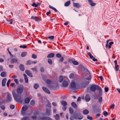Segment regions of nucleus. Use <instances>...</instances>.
<instances>
[{"instance_id":"680f3d73","label":"nucleus","mask_w":120,"mask_h":120,"mask_svg":"<svg viewBox=\"0 0 120 120\" xmlns=\"http://www.w3.org/2000/svg\"><path fill=\"white\" fill-rule=\"evenodd\" d=\"M64 60V58L63 57H62L59 60V61L61 62H63Z\"/></svg>"},{"instance_id":"69168bd1","label":"nucleus","mask_w":120,"mask_h":120,"mask_svg":"<svg viewBox=\"0 0 120 120\" xmlns=\"http://www.w3.org/2000/svg\"><path fill=\"white\" fill-rule=\"evenodd\" d=\"M98 77L101 80H102L103 79V78L101 76H99Z\"/></svg>"},{"instance_id":"c85d7f7f","label":"nucleus","mask_w":120,"mask_h":120,"mask_svg":"<svg viewBox=\"0 0 120 120\" xmlns=\"http://www.w3.org/2000/svg\"><path fill=\"white\" fill-rule=\"evenodd\" d=\"M69 111L71 114H72L73 113L74 111L73 109L71 108L70 107L69 108Z\"/></svg>"},{"instance_id":"ddd939ff","label":"nucleus","mask_w":120,"mask_h":120,"mask_svg":"<svg viewBox=\"0 0 120 120\" xmlns=\"http://www.w3.org/2000/svg\"><path fill=\"white\" fill-rule=\"evenodd\" d=\"M23 76H24V79L25 80V82L26 83H27L28 81L27 75L25 74H24Z\"/></svg>"},{"instance_id":"7c9ffc66","label":"nucleus","mask_w":120,"mask_h":120,"mask_svg":"<svg viewBox=\"0 0 120 120\" xmlns=\"http://www.w3.org/2000/svg\"><path fill=\"white\" fill-rule=\"evenodd\" d=\"M72 63L74 65H77L79 64V63L76 61L73 60L72 61Z\"/></svg>"},{"instance_id":"f8f14e48","label":"nucleus","mask_w":120,"mask_h":120,"mask_svg":"<svg viewBox=\"0 0 120 120\" xmlns=\"http://www.w3.org/2000/svg\"><path fill=\"white\" fill-rule=\"evenodd\" d=\"M88 1L90 4V5L91 6H94L96 5V4L94 3L91 0H89Z\"/></svg>"},{"instance_id":"a19ab883","label":"nucleus","mask_w":120,"mask_h":120,"mask_svg":"<svg viewBox=\"0 0 120 120\" xmlns=\"http://www.w3.org/2000/svg\"><path fill=\"white\" fill-rule=\"evenodd\" d=\"M32 57L34 59H36L37 58V56L35 54H33L32 55Z\"/></svg>"},{"instance_id":"72a5a7b5","label":"nucleus","mask_w":120,"mask_h":120,"mask_svg":"<svg viewBox=\"0 0 120 120\" xmlns=\"http://www.w3.org/2000/svg\"><path fill=\"white\" fill-rule=\"evenodd\" d=\"M77 118L81 120L82 118V116L80 114H79L78 115Z\"/></svg>"},{"instance_id":"c03bdc74","label":"nucleus","mask_w":120,"mask_h":120,"mask_svg":"<svg viewBox=\"0 0 120 120\" xmlns=\"http://www.w3.org/2000/svg\"><path fill=\"white\" fill-rule=\"evenodd\" d=\"M48 62L49 64H52V62L51 59H49L48 60Z\"/></svg>"},{"instance_id":"7ed1b4c3","label":"nucleus","mask_w":120,"mask_h":120,"mask_svg":"<svg viewBox=\"0 0 120 120\" xmlns=\"http://www.w3.org/2000/svg\"><path fill=\"white\" fill-rule=\"evenodd\" d=\"M24 89V87L22 86L19 87L17 90V94H21L22 93Z\"/></svg>"},{"instance_id":"5701e85b","label":"nucleus","mask_w":120,"mask_h":120,"mask_svg":"<svg viewBox=\"0 0 120 120\" xmlns=\"http://www.w3.org/2000/svg\"><path fill=\"white\" fill-rule=\"evenodd\" d=\"M61 102L62 105L63 106H66L67 104V102L64 101H61Z\"/></svg>"},{"instance_id":"e2e57ef3","label":"nucleus","mask_w":120,"mask_h":120,"mask_svg":"<svg viewBox=\"0 0 120 120\" xmlns=\"http://www.w3.org/2000/svg\"><path fill=\"white\" fill-rule=\"evenodd\" d=\"M14 81L15 82L17 83L18 84V80L16 79H14Z\"/></svg>"},{"instance_id":"9d476101","label":"nucleus","mask_w":120,"mask_h":120,"mask_svg":"<svg viewBox=\"0 0 120 120\" xmlns=\"http://www.w3.org/2000/svg\"><path fill=\"white\" fill-rule=\"evenodd\" d=\"M7 80V79L6 78L2 80V85L3 86H5Z\"/></svg>"},{"instance_id":"423d86ee","label":"nucleus","mask_w":120,"mask_h":120,"mask_svg":"<svg viewBox=\"0 0 120 120\" xmlns=\"http://www.w3.org/2000/svg\"><path fill=\"white\" fill-rule=\"evenodd\" d=\"M7 102L10 101L11 100L12 97H11V95L9 93H7Z\"/></svg>"},{"instance_id":"774afa93","label":"nucleus","mask_w":120,"mask_h":120,"mask_svg":"<svg viewBox=\"0 0 120 120\" xmlns=\"http://www.w3.org/2000/svg\"><path fill=\"white\" fill-rule=\"evenodd\" d=\"M52 105L54 106H56L57 105L56 104L55 102H53Z\"/></svg>"},{"instance_id":"58836bf2","label":"nucleus","mask_w":120,"mask_h":120,"mask_svg":"<svg viewBox=\"0 0 120 120\" xmlns=\"http://www.w3.org/2000/svg\"><path fill=\"white\" fill-rule=\"evenodd\" d=\"M115 68L116 70L117 71L119 70V66L117 64L115 65Z\"/></svg>"},{"instance_id":"603ef678","label":"nucleus","mask_w":120,"mask_h":120,"mask_svg":"<svg viewBox=\"0 0 120 120\" xmlns=\"http://www.w3.org/2000/svg\"><path fill=\"white\" fill-rule=\"evenodd\" d=\"M102 97H101L98 100V101L100 103H101V102L102 101Z\"/></svg>"},{"instance_id":"0e129e2a","label":"nucleus","mask_w":120,"mask_h":120,"mask_svg":"<svg viewBox=\"0 0 120 120\" xmlns=\"http://www.w3.org/2000/svg\"><path fill=\"white\" fill-rule=\"evenodd\" d=\"M37 117V116H36L35 115L34 116H32V118L34 119H35Z\"/></svg>"},{"instance_id":"c9c22d12","label":"nucleus","mask_w":120,"mask_h":120,"mask_svg":"<svg viewBox=\"0 0 120 120\" xmlns=\"http://www.w3.org/2000/svg\"><path fill=\"white\" fill-rule=\"evenodd\" d=\"M31 64H32L31 61L30 60L27 61L26 63V65H30Z\"/></svg>"},{"instance_id":"0eeeda50","label":"nucleus","mask_w":120,"mask_h":120,"mask_svg":"<svg viewBox=\"0 0 120 120\" xmlns=\"http://www.w3.org/2000/svg\"><path fill=\"white\" fill-rule=\"evenodd\" d=\"M26 73L29 76L32 77H33V75L31 72L28 70H26L25 71Z\"/></svg>"},{"instance_id":"ea45409f","label":"nucleus","mask_w":120,"mask_h":120,"mask_svg":"<svg viewBox=\"0 0 120 120\" xmlns=\"http://www.w3.org/2000/svg\"><path fill=\"white\" fill-rule=\"evenodd\" d=\"M99 91V94H101L102 92V90L101 89L99 86V87L98 89Z\"/></svg>"},{"instance_id":"b1692460","label":"nucleus","mask_w":120,"mask_h":120,"mask_svg":"<svg viewBox=\"0 0 120 120\" xmlns=\"http://www.w3.org/2000/svg\"><path fill=\"white\" fill-rule=\"evenodd\" d=\"M71 105L74 108H77V106L76 104L74 102H73L71 103Z\"/></svg>"},{"instance_id":"49530a36","label":"nucleus","mask_w":120,"mask_h":120,"mask_svg":"<svg viewBox=\"0 0 120 120\" xmlns=\"http://www.w3.org/2000/svg\"><path fill=\"white\" fill-rule=\"evenodd\" d=\"M40 71L41 72H44L45 70L44 68L41 67L40 68Z\"/></svg>"},{"instance_id":"2eb2a0df","label":"nucleus","mask_w":120,"mask_h":120,"mask_svg":"<svg viewBox=\"0 0 120 120\" xmlns=\"http://www.w3.org/2000/svg\"><path fill=\"white\" fill-rule=\"evenodd\" d=\"M73 4L74 6L77 8H79L80 7V4L78 3H73Z\"/></svg>"},{"instance_id":"20e7f679","label":"nucleus","mask_w":120,"mask_h":120,"mask_svg":"<svg viewBox=\"0 0 120 120\" xmlns=\"http://www.w3.org/2000/svg\"><path fill=\"white\" fill-rule=\"evenodd\" d=\"M77 85L74 82L72 81L70 84V88L72 89L75 90L76 89Z\"/></svg>"},{"instance_id":"4c0bfd02","label":"nucleus","mask_w":120,"mask_h":120,"mask_svg":"<svg viewBox=\"0 0 120 120\" xmlns=\"http://www.w3.org/2000/svg\"><path fill=\"white\" fill-rule=\"evenodd\" d=\"M54 117H55L56 120H58L60 118L59 115L58 114H56Z\"/></svg>"},{"instance_id":"f3484780","label":"nucleus","mask_w":120,"mask_h":120,"mask_svg":"<svg viewBox=\"0 0 120 120\" xmlns=\"http://www.w3.org/2000/svg\"><path fill=\"white\" fill-rule=\"evenodd\" d=\"M54 55H55L54 53H51L48 55L47 57L48 58H52L54 56Z\"/></svg>"},{"instance_id":"6e6552de","label":"nucleus","mask_w":120,"mask_h":120,"mask_svg":"<svg viewBox=\"0 0 120 120\" xmlns=\"http://www.w3.org/2000/svg\"><path fill=\"white\" fill-rule=\"evenodd\" d=\"M42 89L43 90L45 93L48 94H50V91L47 88L44 87H43Z\"/></svg>"},{"instance_id":"6e6d98bb","label":"nucleus","mask_w":120,"mask_h":120,"mask_svg":"<svg viewBox=\"0 0 120 120\" xmlns=\"http://www.w3.org/2000/svg\"><path fill=\"white\" fill-rule=\"evenodd\" d=\"M0 108L4 110L5 109V107L4 105H1L0 106Z\"/></svg>"},{"instance_id":"37998d69","label":"nucleus","mask_w":120,"mask_h":120,"mask_svg":"<svg viewBox=\"0 0 120 120\" xmlns=\"http://www.w3.org/2000/svg\"><path fill=\"white\" fill-rule=\"evenodd\" d=\"M26 45H20V48H26Z\"/></svg>"},{"instance_id":"f704fd0d","label":"nucleus","mask_w":120,"mask_h":120,"mask_svg":"<svg viewBox=\"0 0 120 120\" xmlns=\"http://www.w3.org/2000/svg\"><path fill=\"white\" fill-rule=\"evenodd\" d=\"M54 38V36H49L48 37V38L49 39H50L52 40H53Z\"/></svg>"},{"instance_id":"e433bc0d","label":"nucleus","mask_w":120,"mask_h":120,"mask_svg":"<svg viewBox=\"0 0 120 120\" xmlns=\"http://www.w3.org/2000/svg\"><path fill=\"white\" fill-rule=\"evenodd\" d=\"M46 112L47 114H48L49 115L51 114V112L50 109H49L48 110L47 109Z\"/></svg>"},{"instance_id":"052dcab7","label":"nucleus","mask_w":120,"mask_h":120,"mask_svg":"<svg viewBox=\"0 0 120 120\" xmlns=\"http://www.w3.org/2000/svg\"><path fill=\"white\" fill-rule=\"evenodd\" d=\"M115 105L114 104H112L111 105H110V108H113L114 106Z\"/></svg>"},{"instance_id":"473e14b6","label":"nucleus","mask_w":120,"mask_h":120,"mask_svg":"<svg viewBox=\"0 0 120 120\" xmlns=\"http://www.w3.org/2000/svg\"><path fill=\"white\" fill-rule=\"evenodd\" d=\"M35 101L34 100H32L30 101V104L32 105H34L35 104Z\"/></svg>"},{"instance_id":"39448f33","label":"nucleus","mask_w":120,"mask_h":120,"mask_svg":"<svg viewBox=\"0 0 120 120\" xmlns=\"http://www.w3.org/2000/svg\"><path fill=\"white\" fill-rule=\"evenodd\" d=\"M88 54L90 58L92 60L94 61L97 62V60L95 58L91 55V53L90 52H88Z\"/></svg>"},{"instance_id":"6ab92c4d","label":"nucleus","mask_w":120,"mask_h":120,"mask_svg":"<svg viewBox=\"0 0 120 120\" xmlns=\"http://www.w3.org/2000/svg\"><path fill=\"white\" fill-rule=\"evenodd\" d=\"M30 98H27L25 100V102L26 103H28L30 101Z\"/></svg>"},{"instance_id":"c756f323","label":"nucleus","mask_w":120,"mask_h":120,"mask_svg":"<svg viewBox=\"0 0 120 120\" xmlns=\"http://www.w3.org/2000/svg\"><path fill=\"white\" fill-rule=\"evenodd\" d=\"M63 78L62 76H60L59 78V81L60 82H61L63 81Z\"/></svg>"},{"instance_id":"cd10ccee","label":"nucleus","mask_w":120,"mask_h":120,"mask_svg":"<svg viewBox=\"0 0 120 120\" xmlns=\"http://www.w3.org/2000/svg\"><path fill=\"white\" fill-rule=\"evenodd\" d=\"M0 75L2 77H4L6 76V73L5 72H3L1 73Z\"/></svg>"},{"instance_id":"393cba45","label":"nucleus","mask_w":120,"mask_h":120,"mask_svg":"<svg viewBox=\"0 0 120 120\" xmlns=\"http://www.w3.org/2000/svg\"><path fill=\"white\" fill-rule=\"evenodd\" d=\"M83 113L85 115H87L88 114L89 111L85 109L83 111Z\"/></svg>"},{"instance_id":"f03ea898","label":"nucleus","mask_w":120,"mask_h":120,"mask_svg":"<svg viewBox=\"0 0 120 120\" xmlns=\"http://www.w3.org/2000/svg\"><path fill=\"white\" fill-rule=\"evenodd\" d=\"M98 87L99 86L96 85L92 84L90 86V90L94 92L97 89H98Z\"/></svg>"},{"instance_id":"13d9d810","label":"nucleus","mask_w":120,"mask_h":120,"mask_svg":"<svg viewBox=\"0 0 120 120\" xmlns=\"http://www.w3.org/2000/svg\"><path fill=\"white\" fill-rule=\"evenodd\" d=\"M109 90V89L108 88L105 87V92H108Z\"/></svg>"},{"instance_id":"bb28decb","label":"nucleus","mask_w":120,"mask_h":120,"mask_svg":"<svg viewBox=\"0 0 120 120\" xmlns=\"http://www.w3.org/2000/svg\"><path fill=\"white\" fill-rule=\"evenodd\" d=\"M27 52H22L21 54V56L22 57H23L27 55Z\"/></svg>"},{"instance_id":"4468645a","label":"nucleus","mask_w":120,"mask_h":120,"mask_svg":"<svg viewBox=\"0 0 120 120\" xmlns=\"http://www.w3.org/2000/svg\"><path fill=\"white\" fill-rule=\"evenodd\" d=\"M17 59L13 58L11 60L10 62L12 64L17 62Z\"/></svg>"},{"instance_id":"a878e982","label":"nucleus","mask_w":120,"mask_h":120,"mask_svg":"<svg viewBox=\"0 0 120 120\" xmlns=\"http://www.w3.org/2000/svg\"><path fill=\"white\" fill-rule=\"evenodd\" d=\"M70 1H69L65 3L64 4V5L65 6H68L70 5Z\"/></svg>"},{"instance_id":"09e8293b","label":"nucleus","mask_w":120,"mask_h":120,"mask_svg":"<svg viewBox=\"0 0 120 120\" xmlns=\"http://www.w3.org/2000/svg\"><path fill=\"white\" fill-rule=\"evenodd\" d=\"M87 118L88 119L92 120L93 119L92 117L91 116H89L88 115L87 116Z\"/></svg>"},{"instance_id":"8fccbe9b","label":"nucleus","mask_w":120,"mask_h":120,"mask_svg":"<svg viewBox=\"0 0 120 120\" xmlns=\"http://www.w3.org/2000/svg\"><path fill=\"white\" fill-rule=\"evenodd\" d=\"M103 114H104V115L105 116H106L108 114V112L106 111H104L103 112Z\"/></svg>"},{"instance_id":"a18cd8bd","label":"nucleus","mask_w":120,"mask_h":120,"mask_svg":"<svg viewBox=\"0 0 120 120\" xmlns=\"http://www.w3.org/2000/svg\"><path fill=\"white\" fill-rule=\"evenodd\" d=\"M10 81H11L10 80V79H9L8 80V82H7V85L8 87H9V84L10 82Z\"/></svg>"},{"instance_id":"aec40b11","label":"nucleus","mask_w":120,"mask_h":120,"mask_svg":"<svg viewBox=\"0 0 120 120\" xmlns=\"http://www.w3.org/2000/svg\"><path fill=\"white\" fill-rule=\"evenodd\" d=\"M31 19H33L34 20L36 21H39V19L36 17L32 16L31 17Z\"/></svg>"},{"instance_id":"a211bd4d","label":"nucleus","mask_w":120,"mask_h":120,"mask_svg":"<svg viewBox=\"0 0 120 120\" xmlns=\"http://www.w3.org/2000/svg\"><path fill=\"white\" fill-rule=\"evenodd\" d=\"M63 84L64 87H66L68 86V83L67 81H64L63 83Z\"/></svg>"},{"instance_id":"1a4fd4ad","label":"nucleus","mask_w":120,"mask_h":120,"mask_svg":"<svg viewBox=\"0 0 120 120\" xmlns=\"http://www.w3.org/2000/svg\"><path fill=\"white\" fill-rule=\"evenodd\" d=\"M85 99L87 102H88L90 100V97L89 95L87 94L85 96Z\"/></svg>"},{"instance_id":"dca6fc26","label":"nucleus","mask_w":120,"mask_h":120,"mask_svg":"<svg viewBox=\"0 0 120 120\" xmlns=\"http://www.w3.org/2000/svg\"><path fill=\"white\" fill-rule=\"evenodd\" d=\"M86 73L88 74L87 76H89V77L87 78V79L88 80H91V77L90 72L89 71H87L86 72Z\"/></svg>"},{"instance_id":"de8ad7c7","label":"nucleus","mask_w":120,"mask_h":120,"mask_svg":"<svg viewBox=\"0 0 120 120\" xmlns=\"http://www.w3.org/2000/svg\"><path fill=\"white\" fill-rule=\"evenodd\" d=\"M56 56L58 58H60L61 57V55L60 53H57L56 55Z\"/></svg>"},{"instance_id":"864d4df0","label":"nucleus","mask_w":120,"mask_h":120,"mask_svg":"<svg viewBox=\"0 0 120 120\" xmlns=\"http://www.w3.org/2000/svg\"><path fill=\"white\" fill-rule=\"evenodd\" d=\"M31 69L34 71H35L36 72L37 71V70L36 68H31Z\"/></svg>"},{"instance_id":"bf43d9fd","label":"nucleus","mask_w":120,"mask_h":120,"mask_svg":"<svg viewBox=\"0 0 120 120\" xmlns=\"http://www.w3.org/2000/svg\"><path fill=\"white\" fill-rule=\"evenodd\" d=\"M32 6H34L36 7H37L38 6V5H36V4L35 3H34L32 5Z\"/></svg>"},{"instance_id":"412c9836","label":"nucleus","mask_w":120,"mask_h":120,"mask_svg":"<svg viewBox=\"0 0 120 120\" xmlns=\"http://www.w3.org/2000/svg\"><path fill=\"white\" fill-rule=\"evenodd\" d=\"M28 108L27 106L26 105H24L22 108V110L23 111H24L27 109Z\"/></svg>"},{"instance_id":"79ce46f5","label":"nucleus","mask_w":120,"mask_h":120,"mask_svg":"<svg viewBox=\"0 0 120 120\" xmlns=\"http://www.w3.org/2000/svg\"><path fill=\"white\" fill-rule=\"evenodd\" d=\"M39 86V85L38 84H35L34 86V88L35 89H37Z\"/></svg>"},{"instance_id":"f257e3e1","label":"nucleus","mask_w":120,"mask_h":120,"mask_svg":"<svg viewBox=\"0 0 120 120\" xmlns=\"http://www.w3.org/2000/svg\"><path fill=\"white\" fill-rule=\"evenodd\" d=\"M12 94L14 98L16 101L18 102H21L22 98L21 97L18 96L14 92L12 93Z\"/></svg>"},{"instance_id":"4be33fe9","label":"nucleus","mask_w":120,"mask_h":120,"mask_svg":"<svg viewBox=\"0 0 120 120\" xmlns=\"http://www.w3.org/2000/svg\"><path fill=\"white\" fill-rule=\"evenodd\" d=\"M46 119V118L43 116H39L38 118V120H45Z\"/></svg>"},{"instance_id":"9b49d317","label":"nucleus","mask_w":120,"mask_h":120,"mask_svg":"<svg viewBox=\"0 0 120 120\" xmlns=\"http://www.w3.org/2000/svg\"><path fill=\"white\" fill-rule=\"evenodd\" d=\"M19 68L22 71H24L25 70L24 66L22 64H21L20 65Z\"/></svg>"},{"instance_id":"2f4dec72","label":"nucleus","mask_w":120,"mask_h":120,"mask_svg":"<svg viewBox=\"0 0 120 120\" xmlns=\"http://www.w3.org/2000/svg\"><path fill=\"white\" fill-rule=\"evenodd\" d=\"M74 74L73 73H71L69 75V77L70 79H72L74 78Z\"/></svg>"},{"instance_id":"338daca9","label":"nucleus","mask_w":120,"mask_h":120,"mask_svg":"<svg viewBox=\"0 0 120 120\" xmlns=\"http://www.w3.org/2000/svg\"><path fill=\"white\" fill-rule=\"evenodd\" d=\"M48 106L50 108H51V104L49 102H48Z\"/></svg>"},{"instance_id":"3c124183","label":"nucleus","mask_w":120,"mask_h":120,"mask_svg":"<svg viewBox=\"0 0 120 120\" xmlns=\"http://www.w3.org/2000/svg\"><path fill=\"white\" fill-rule=\"evenodd\" d=\"M67 108V106H63L62 107V109L63 111H65L66 109Z\"/></svg>"},{"instance_id":"5fc2aeb1","label":"nucleus","mask_w":120,"mask_h":120,"mask_svg":"<svg viewBox=\"0 0 120 120\" xmlns=\"http://www.w3.org/2000/svg\"><path fill=\"white\" fill-rule=\"evenodd\" d=\"M22 120H29V118L27 117H24L22 118Z\"/></svg>"},{"instance_id":"4d7b16f0","label":"nucleus","mask_w":120,"mask_h":120,"mask_svg":"<svg viewBox=\"0 0 120 120\" xmlns=\"http://www.w3.org/2000/svg\"><path fill=\"white\" fill-rule=\"evenodd\" d=\"M10 108L11 109H13L14 108V106L13 105H11L10 106Z\"/></svg>"}]
</instances>
